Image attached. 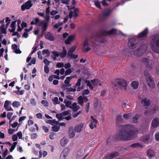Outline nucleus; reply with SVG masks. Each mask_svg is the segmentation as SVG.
I'll return each instance as SVG.
<instances>
[{"instance_id": "1", "label": "nucleus", "mask_w": 159, "mask_h": 159, "mask_svg": "<svg viewBox=\"0 0 159 159\" xmlns=\"http://www.w3.org/2000/svg\"><path fill=\"white\" fill-rule=\"evenodd\" d=\"M122 128L118 133V136L121 140H129L134 137L135 130L133 125H127L123 126Z\"/></svg>"}, {"instance_id": "2", "label": "nucleus", "mask_w": 159, "mask_h": 159, "mask_svg": "<svg viewBox=\"0 0 159 159\" xmlns=\"http://www.w3.org/2000/svg\"><path fill=\"white\" fill-rule=\"evenodd\" d=\"M150 46L154 52L159 54V34L152 36L150 42Z\"/></svg>"}, {"instance_id": "3", "label": "nucleus", "mask_w": 159, "mask_h": 159, "mask_svg": "<svg viewBox=\"0 0 159 159\" xmlns=\"http://www.w3.org/2000/svg\"><path fill=\"white\" fill-rule=\"evenodd\" d=\"M144 74L146 77V80L148 85L151 89L155 88V84L151 75L149 74L147 70L144 71Z\"/></svg>"}, {"instance_id": "4", "label": "nucleus", "mask_w": 159, "mask_h": 159, "mask_svg": "<svg viewBox=\"0 0 159 159\" xmlns=\"http://www.w3.org/2000/svg\"><path fill=\"white\" fill-rule=\"evenodd\" d=\"M147 49V44L145 43L142 44L139 48L134 51V54L136 57H141L145 53Z\"/></svg>"}, {"instance_id": "5", "label": "nucleus", "mask_w": 159, "mask_h": 159, "mask_svg": "<svg viewBox=\"0 0 159 159\" xmlns=\"http://www.w3.org/2000/svg\"><path fill=\"white\" fill-rule=\"evenodd\" d=\"M116 83L114 84L115 86H118L122 90H125L127 86V82L126 81L121 79H116Z\"/></svg>"}, {"instance_id": "6", "label": "nucleus", "mask_w": 159, "mask_h": 159, "mask_svg": "<svg viewBox=\"0 0 159 159\" xmlns=\"http://www.w3.org/2000/svg\"><path fill=\"white\" fill-rule=\"evenodd\" d=\"M116 30L113 29L109 31L100 30L98 31L97 34L101 36L111 35L116 34Z\"/></svg>"}, {"instance_id": "7", "label": "nucleus", "mask_w": 159, "mask_h": 159, "mask_svg": "<svg viewBox=\"0 0 159 159\" xmlns=\"http://www.w3.org/2000/svg\"><path fill=\"white\" fill-rule=\"evenodd\" d=\"M146 68L149 70H152L154 66V63L152 62L149 61L148 59L146 58H144L142 60Z\"/></svg>"}, {"instance_id": "8", "label": "nucleus", "mask_w": 159, "mask_h": 159, "mask_svg": "<svg viewBox=\"0 0 159 159\" xmlns=\"http://www.w3.org/2000/svg\"><path fill=\"white\" fill-rule=\"evenodd\" d=\"M148 33V30L147 28L145 29L142 32L139 33L136 36L137 39H141L146 38Z\"/></svg>"}, {"instance_id": "9", "label": "nucleus", "mask_w": 159, "mask_h": 159, "mask_svg": "<svg viewBox=\"0 0 159 159\" xmlns=\"http://www.w3.org/2000/svg\"><path fill=\"white\" fill-rule=\"evenodd\" d=\"M128 41V46L130 48L134 49L136 47L137 43L134 38L129 39Z\"/></svg>"}, {"instance_id": "10", "label": "nucleus", "mask_w": 159, "mask_h": 159, "mask_svg": "<svg viewBox=\"0 0 159 159\" xmlns=\"http://www.w3.org/2000/svg\"><path fill=\"white\" fill-rule=\"evenodd\" d=\"M32 6L33 3H31V0H29L21 6V10L24 11L25 9H29Z\"/></svg>"}, {"instance_id": "11", "label": "nucleus", "mask_w": 159, "mask_h": 159, "mask_svg": "<svg viewBox=\"0 0 159 159\" xmlns=\"http://www.w3.org/2000/svg\"><path fill=\"white\" fill-rule=\"evenodd\" d=\"M159 125V118L157 117H155L152 120L151 124L152 126L156 128Z\"/></svg>"}, {"instance_id": "12", "label": "nucleus", "mask_w": 159, "mask_h": 159, "mask_svg": "<svg viewBox=\"0 0 159 159\" xmlns=\"http://www.w3.org/2000/svg\"><path fill=\"white\" fill-rule=\"evenodd\" d=\"M11 103L8 100H6L5 101L4 104V107L5 110L7 111H12L13 110V109L10 107V108H8L9 105V104Z\"/></svg>"}, {"instance_id": "13", "label": "nucleus", "mask_w": 159, "mask_h": 159, "mask_svg": "<svg viewBox=\"0 0 159 159\" xmlns=\"http://www.w3.org/2000/svg\"><path fill=\"white\" fill-rule=\"evenodd\" d=\"M98 32L96 33V36L97 37H99V39H96V40L98 41V42H99L100 43H106V42L107 41L106 39L104 37H102L104 36H101V35H98L97 34H98Z\"/></svg>"}, {"instance_id": "14", "label": "nucleus", "mask_w": 159, "mask_h": 159, "mask_svg": "<svg viewBox=\"0 0 159 159\" xmlns=\"http://www.w3.org/2000/svg\"><path fill=\"white\" fill-rule=\"evenodd\" d=\"M83 127L82 124L77 125L74 127V130L76 132L80 133L82 130V129Z\"/></svg>"}, {"instance_id": "15", "label": "nucleus", "mask_w": 159, "mask_h": 159, "mask_svg": "<svg viewBox=\"0 0 159 159\" xmlns=\"http://www.w3.org/2000/svg\"><path fill=\"white\" fill-rule=\"evenodd\" d=\"M141 116L140 114H136L135 116L133 117L132 123L134 124H137L138 123V119Z\"/></svg>"}, {"instance_id": "16", "label": "nucleus", "mask_w": 159, "mask_h": 159, "mask_svg": "<svg viewBox=\"0 0 159 159\" xmlns=\"http://www.w3.org/2000/svg\"><path fill=\"white\" fill-rule=\"evenodd\" d=\"M45 36L46 39L50 41H53L55 40L54 37L50 32H48V34H46L45 35Z\"/></svg>"}, {"instance_id": "17", "label": "nucleus", "mask_w": 159, "mask_h": 159, "mask_svg": "<svg viewBox=\"0 0 159 159\" xmlns=\"http://www.w3.org/2000/svg\"><path fill=\"white\" fill-rule=\"evenodd\" d=\"M68 133L70 138H73L75 135V133L72 127L69 128Z\"/></svg>"}, {"instance_id": "18", "label": "nucleus", "mask_w": 159, "mask_h": 159, "mask_svg": "<svg viewBox=\"0 0 159 159\" xmlns=\"http://www.w3.org/2000/svg\"><path fill=\"white\" fill-rule=\"evenodd\" d=\"M141 103H143L144 106H148L150 104V102L149 99L147 100V98H144L142 100Z\"/></svg>"}, {"instance_id": "19", "label": "nucleus", "mask_w": 159, "mask_h": 159, "mask_svg": "<svg viewBox=\"0 0 159 159\" xmlns=\"http://www.w3.org/2000/svg\"><path fill=\"white\" fill-rule=\"evenodd\" d=\"M149 140V135H146L143 137L141 139V141L144 143H147Z\"/></svg>"}, {"instance_id": "20", "label": "nucleus", "mask_w": 159, "mask_h": 159, "mask_svg": "<svg viewBox=\"0 0 159 159\" xmlns=\"http://www.w3.org/2000/svg\"><path fill=\"white\" fill-rule=\"evenodd\" d=\"M60 57L61 58L65 57L67 54V51L65 47H63V51L59 53Z\"/></svg>"}, {"instance_id": "21", "label": "nucleus", "mask_w": 159, "mask_h": 159, "mask_svg": "<svg viewBox=\"0 0 159 159\" xmlns=\"http://www.w3.org/2000/svg\"><path fill=\"white\" fill-rule=\"evenodd\" d=\"M98 122V121L96 122L95 121H91V124L89 125V127L91 129H93L94 128L97 127V124Z\"/></svg>"}, {"instance_id": "22", "label": "nucleus", "mask_w": 159, "mask_h": 159, "mask_svg": "<svg viewBox=\"0 0 159 159\" xmlns=\"http://www.w3.org/2000/svg\"><path fill=\"white\" fill-rule=\"evenodd\" d=\"M139 83L138 82L136 81H133L132 82L131 85L133 87L134 89H137L139 86Z\"/></svg>"}, {"instance_id": "23", "label": "nucleus", "mask_w": 159, "mask_h": 159, "mask_svg": "<svg viewBox=\"0 0 159 159\" xmlns=\"http://www.w3.org/2000/svg\"><path fill=\"white\" fill-rule=\"evenodd\" d=\"M154 152L151 149H148L147 151V155L150 157H152L154 155Z\"/></svg>"}, {"instance_id": "24", "label": "nucleus", "mask_w": 159, "mask_h": 159, "mask_svg": "<svg viewBox=\"0 0 159 159\" xmlns=\"http://www.w3.org/2000/svg\"><path fill=\"white\" fill-rule=\"evenodd\" d=\"M5 25L3 24L0 27V32L2 34H6L7 33L6 28H5Z\"/></svg>"}, {"instance_id": "25", "label": "nucleus", "mask_w": 159, "mask_h": 159, "mask_svg": "<svg viewBox=\"0 0 159 159\" xmlns=\"http://www.w3.org/2000/svg\"><path fill=\"white\" fill-rule=\"evenodd\" d=\"M68 142V140L66 138H63L61 140V146L64 147L67 143Z\"/></svg>"}, {"instance_id": "26", "label": "nucleus", "mask_w": 159, "mask_h": 159, "mask_svg": "<svg viewBox=\"0 0 159 159\" xmlns=\"http://www.w3.org/2000/svg\"><path fill=\"white\" fill-rule=\"evenodd\" d=\"M132 116V113H128L124 114L123 115V117L125 119L127 120L131 118Z\"/></svg>"}, {"instance_id": "27", "label": "nucleus", "mask_w": 159, "mask_h": 159, "mask_svg": "<svg viewBox=\"0 0 159 159\" xmlns=\"http://www.w3.org/2000/svg\"><path fill=\"white\" fill-rule=\"evenodd\" d=\"M76 48V47L75 46H73L68 51L67 55H70V54L74 52Z\"/></svg>"}, {"instance_id": "28", "label": "nucleus", "mask_w": 159, "mask_h": 159, "mask_svg": "<svg viewBox=\"0 0 159 159\" xmlns=\"http://www.w3.org/2000/svg\"><path fill=\"white\" fill-rule=\"evenodd\" d=\"M64 103L65 104V105L66 107L70 108L71 106L72 105V103L70 101H66V100H65L64 102Z\"/></svg>"}, {"instance_id": "29", "label": "nucleus", "mask_w": 159, "mask_h": 159, "mask_svg": "<svg viewBox=\"0 0 159 159\" xmlns=\"http://www.w3.org/2000/svg\"><path fill=\"white\" fill-rule=\"evenodd\" d=\"M74 77H75L73 76L67 77L66 79L64 81V83L66 84H69L70 82V79Z\"/></svg>"}, {"instance_id": "30", "label": "nucleus", "mask_w": 159, "mask_h": 159, "mask_svg": "<svg viewBox=\"0 0 159 159\" xmlns=\"http://www.w3.org/2000/svg\"><path fill=\"white\" fill-rule=\"evenodd\" d=\"M116 122L117 124L121 123L122 122V117L120 115H118L116 116Z\"/></svg>"}, {"instance_id": "31", "label": "nucleus", "mask_w": 159, "mask_h": 159, "mask_svg": "<svg viewBox=\"0 0 159 159\" xmlns=\"http://www.w3.org/2000/svg\"><path fill=\"white\" fill-rule=\"evenodd\" d=\"M70 151V149L68 147H65L64 149L63 150L62 152L61 153L65 155V156H66V155Z\"/></svg>"}, {"instance_id": "32", "label": "nucleus", "mask_w": 159, "mask_h": 159, "mask_svg": "<svg viewBox=\"0 0 159 159\" xmlns=\"http://www.w3.org/2000/svg\"><path fill=\"white\" fill-rule=\"evenodd\" d=\"M111 12V10L110 9H107L103 12V15L104 16H109Z\"/></svg>"}, {"instance_id": "33", "label": "nucleus", "mask_w": 159, "mask_h": 159, "mask_svg": "<svg viewBox=\"0 0 159 159\" xmlns=\"http://www.w3.org/2000/svg\"><path fill=\"white\" fill-rule=\"evenodd\" d=\"M130 147L134 148H137L138 147H140L141 148H142L143 147V146L140 143H134L130 146Z\"/></svg>"}, {"instance_id": "34", "label": "nucleus", "mask_w": 159, "mask_h": 159, "mask_svg": "<svg viewBox=\"0 0 159 159\" xmlns=\"http://www.w3.org/2000/svg\"><path fill=\"white\" fill-rule=\"evenodd\" d=\"M77 100L79 104L82 106L83 104V97L80 96L78 98Z\"/></svg>"}, {"instance_id": "35", "label": "nucleus", "mask_w": 159, "mask_h": 159, "mask_svg": "<svg viewBox=\"0 0 159 159\" xmlns=\"http://www.w3.org/2000/svg\"><path fill=\"white\" fill-rule=\"evenodd\" d=\"M52 130L54 132H57L60 129V126L57 125H55L52 127Z\"/></svg>"}, {"instance_id": "36", "label": "nucleus", "mask_w": 159, "mask_h": 159, "mask_svg": "<svg viewBox=\"0 0 159 159\" xmlns=\"http://www.w3.org/2000/svg\"><path fill=\"white\" fill-rule=\"evenodd\" d=\"M47 123L50 124L51 125H53L54 124H57L58 123V122L55 121V120H48L46 121Z\"/></svg>"}, {"instance_id": "37", "label": "nucleus", "mask_w": 159, "mask_h": 159, "mask_svg": "<svg viewBox=\"0 0 159 159\" xmlns=\"http://www.w3.org/2000/svg\"><path fill=\"white\" fill-rule=\"evenodd\" d=\"M48 26V24L47 23H45V24L42 27V31L43 32H45L47 29Z\"/></svg>"}, {"instance_id": "38", "label": "nucleus", "mask_w": 159, "mask_h": 159, "mask_svg": "<svg viewBox=\"0 0 159 159\" xmlns=\"http://www.w3.org/2000/svg\"><path fill=\"white\" fill-rule=\"evenodd\" d=\"M110 154L112 159L118 156L119 155V153L117 152H112L110 153Z\"/></svg>"}, {"instance_id": "39", "label": "nucleus", "mask_w": 159, "mask_h": 159, "mask_svg": "<svg viewBox=\"0 0 159 159\" xmlns=\"http://www.w3.org/2000/svg\"><path fill=\"white\" fill-rule=\"evenodd\" d=\"M85 82L86 84H87V86H89L91 89H93V86L91 84V83L90 81L85 80Z\"/></svg>"}, {"instance_id": "40", "label": "nucleus", "mask_w": 159, "mask_h": 159, "mask_svg": "<svg viewBox=\"0 0 159 159\" xmlns=\"http://www.w3.org/2000/svg\"><path fill=\"white\" fill-rule=\"evenodd\" d=\"M82 81V78H80L77 80V82L76 83V84L75 85V88H76L77 86L79 87L81 84V81Z\"/></svg>"}, {"instance_id": "41", "label": "nucleus", "mask_w": 159, "mask_h": 159, "mask_svg": "<svg viewBox=\"0 0 159 159\" xmlns=\"http://www.w3.org/2000/svg\"><path fill=\"white\" fill-rule=\"evenodd\" d=\"M91 82L94 85L96 86L98 82V80L97 79H95L94 80H91Z\"/></svg>"}, {"instance_id": "42", "label": "nucleus", "mask_w": 159, "mask_h": 159, "mask_svg": "<svg viewBox=\"0 0 159 159\" xmlns=\"http://www.w3.org/2000/svg\"><path fill=\"white\" fill-rule=\"evenodd\" d=\"M12 106L14 107H19L20 105V102H18L17 101H14L13 103H12Z\"/></svg>"}, {"instance_id": "43", "label": "nucleus", "mask_w": 159, "mask_h": 159, "mask_svg": "<svg viewBox=\"0 0 159 159\" xmlns=\"http://www.w3.org/2000/svg\"><path fill=\"white\" fill-rule=\"evenodd\" d=\"M79 10V9L77 8H76L74 9L73 14V16L75 18H76L78 16V15L77 13L78 12Z\"/></svg>"}, {"instance_id": "44", "label": "nucleus", "mask_w": 159, "mask_h": 159, "mask_svg": "<svg viewBox=\"0 0 159 159\" xmlns=\"http://www.w3.org/2000/svg\"><path fill=\"white\" fill-rule=\"evenodd\" d=\"M63 23L61 22H59L53 25V27L55 28H58L60 26L62 25Z\"/></svg>"}, {"instance_id": "45", "label": "nucleus", "mask_w": 159, "mask_h": 159, "mask_svg": "<svg viewBox=\"0 0 159 159\" xmlns=\"http://www.w3.org/2000/svg\"><path fill=\"white\" fill-rule=\"evenodd\" d=\"M17 144V142H15L13 143V145L11 146V148L9 150L10 152H12L14 149Z\"/></svg>"}, {"instance_id": "46", "label": "nucleus", "mask_w": 159, "mask_h": 159, "mask_svg": "<svg viewBox=\"0 0 159 159\" xmlns=\"http://www.w3.org/2000/svg\"><path fill=\"white\" fill-rule=\"evenodd\" d=\"M62 115V113L57 114L56 115V117L59 120H61L63 119Z\"/></svg>"}, {"instance_id": "47", "label": "nucleus", "mask_w": 159, "mask_h": 159, "mask_svg": "<svg viewBox=\"0 0 159 159\" xmlns=\"http://www.w3.org/2000/svg\"><path fill=\"white\" fill-rule=\"evenodd\" d=\"M95 5L100 9H101V5L99 2L98 1H94Z\"/></svg>"}, {"instance_id": "48", "label": "nucleus", "mask_w": 159, "mask_h": 159, "mask_svg": "<svg viewBox=\"0 0 159 159\" xmlns=\"http://www.w3.org/2000/svg\"><path fill=\"white\" fill-rule=\"evenodd\" d=\"M84 155L83 151L82 150H78L77 152V157H82Z\"/></svg>"}, {"instance_id": "49", "label": "nucleus", "mask_w": 159, "mask_h": 159, "mask_svg": "<svg viewBox=\"0 0 159 159\" xmlns=\"http://www.w3.org/2000/svg\"><path fill=\"white\" fill-rule=\"evenodd\" d=\"M42 53L43 54H45L47 55L48 56L50 55V52L49 51L48 49H43L42 51Z\"/></svg>"}, {"instance_id": "50", "label": "nucleus", "mask_w": 159, "mask_h": 159, "mask_svg": "<svg viewBox=\"0 0 159 159\" xmlns=\"http://www.w3.org/2000/svg\"><path fill=\"white\" fill-rule=\"evenodd\" d=\"M76 88H75V86L74 87V88L70 87L67 89V91L69 92H75L76 91Z\"/></svg>"}, {"instance_id": "51", "label": "nucleus", "mask_w": 159, "mask_h": 159, "mask_svg": "<svg viewBox=\"0 0 159 159\" xmlns=\"http://www.w3.org/2000/svg\"><path fill=\"white\" fill-rule=\"evenodd\" d=\"M52 101L54 105L59 104V103L58 102V98L57 97H55L53 99Z\"/></svg>"}, {"instance_id": "52", "label": "nucleus", "mask_w": 159, "mask_h": 159, "mask_svg": "<svg viewBox=\"0 0 159 159\" xmlns=\"http://www.w3.org/2000/svg\"><path fill=\"white\" fill-rule=\"evenodd\" d=\"M43 62L45 65H47V66H49V65L50 63L51 62V61H49L46 58H45L44 59Z\"/></svg>"}, {"instance_id": "53", "label": "nucleus", "mask_w": 159, "mask_h": 159, "mask_svg": "<svg viewBox=\"0 0 159 159\" xmlns=\"http://www.w3.org/2000/svg\"><path fill=\"white\" fill-rule=\"evenodd\" d=\"M103 159H112L110 153L107 154L105 155Z\"/></svg>"}, {"instance_id": "54", "label": "nucleus", "mask_w": 159, "mask_h": 159, "mask_svg": "<svg viewBox=\"0 0 159 159\" xmlns=\"http://www.w3.org/2000/svg\"><path fill=\"white\" fill-rule=\"evenodd\" d=\"M70 56L71 58L72 59H76L78 57V55H75L74 54H70V55H68Z\"/></svg>"}, {"instance_id": "55", "label": "nucleus", "mask_w": 159, "mask_h": 159, "mask_svg": "<svg viewBox=\"0 0 159 159\" xmlns=\"http://www.w3.org/2000/svg\"><path fill=\"white\" fill-rule=\"evenodd\" d=\"M64 66V63L61 62H58L56 65V66L58 68L63 67Z\"/></svg>"}, {"instance_id": "56", "label": "nucleus", "mask_w": 159, "mask_h": 159, "mask_svg": "<svg viewBox=\"0 0 159 159\" xmlns=\"http://www.w3.org/2000/svg\"><path fill=\"white\" fill-rule=\"evenodd\" d=\"M72 72V70L70 68L66 70L65 72V75H66L70 74Z\"/></svg>"}, {"instance_id": "57", "label": "nucleus", "mask_w": 159, "mask_h": 159, "mask_svg": "<svg viewBox=\"0 0 159 159\" xmlns=\"http://www.w3.org/2000/svg\"><path fill=\"white\" fill-rule=\"evenodd\" d=\"M49 68L48 66H44V71L45 73L48 74L49 72Z\"/></svg>"}, {"instance_id": "58", "label": "nucleus", "mask_w": 159, "mask_h": 159, "mask_svg": "<svg viewBox=\"0 0 159 159\" xmlns=\"http://www.w3.org/2000/svg\"><path fill=\"white\" fill-rule=\"evenodd\" d=\"M89 106H90V103L88 102L86 105L85 107V111L87 113H88L89 112Z\"/></svg>"}, {"instance_id": "59", "label": "nucleus", "mask_w": 159, "mask_h": 159, "mask_svg": "<svg viewBox=\"0 0 159 159\" xmlns=\"http://www.w3.org/2000/svg\"><path fill=\"white\" fill-rule=\"evenodd\" d=\"M52 53L54 55V56L56 57H58L60 55V54L58 52L56 51H53L52 52Z\"/></svg>"}, {"instance_id": "60", "label": "nucleus", "mask_w": 159, "mask_h": 159, "mask_svg": "<svg viewBox=\"0 0 159 159\" xmlns=\"http://www.w3.org/2000/svg\"><path fill=\"white\" fill-rule=\"evenodd\" d=\"M41 102L45 106L48 107V103L47 101L42 100L41 101Z\"/></svg>"}, {"instance_id": "61", "label": "nucleus", "mask_w": 159, "mask_h": 159, "mask_svg": "<svg viewBox=\"0 0 159 159\" xmlns=\"http://www.w3.org/2000/svg\"><path fill=\"white\" fill-rule=\"evenodd\" d=\"M89 93H90L89 90L88 89H86L84 90L83 91V92L82 93V94L83 95H84V94L87 95V94H89Z\"/></svg>"}, {"instance_id": "62", "label": "nucleus", "mask_w": 159, "mask_h": 159, "mask_svg": "<svg viewBox=\"0 0 159 159\" xmlns=\"http://www.w3.org/2000/svg\"><path fill=\"white\" fill-rule=\"evenodd\" d=\"M64 66L65 68L68 69H69V68L71 67V65L70 63H68L65 64Z\"/></svg>"}, {"instance_id": "63", "label": "nucleus", "mask_w": 159, "mask_h": 159, "mask_svg": "<svg viewBox=\"0 0 159 159\" xmlns=\"http://www.w3.org/2000/svg\"><path fill=\"white\" fill-rule=\"evenodd\" d=\"M58 12L57 11L53 10L51 12L50 14L52 16H53L57 14Z\"/></svg>"}, {"instance_id": "64", "label": "nucleus", "mask_w": 159, "mask_h": 159, "mask_svg": "<svg viewBox=\"0 0 159 159\" xmlns=\"http://www.w3.org/2000/svg\"><path fill=\"white\" fill-rule=\"evenodd\" d=\"M18 46L17 44H14L11 46V48L13 50H15L18 48Z\"/></svg>"}]
</instances>
